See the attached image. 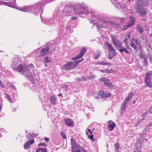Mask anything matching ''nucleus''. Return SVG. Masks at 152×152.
<instances>
[{"mask_svg":"<svg viewBox=\"0 0 152 152\" xmlns=\"http://www.w3.org/2000/svg\"><path fill=\"white\" fill-rule=\"evenodd\" d=\"M116 21L118 23H114L112 21H109L106 22L105 20H99L97 23L98 28L100 29L101 28L104 27L105 23H107L108 24H110L113 27H115L117 29H120L121 26L118 23H121L122 24L121 29L123 30H125L129 27H130L134 24L135 21V19L130 16L129 20L123 18H117Z\"/></svg>","mask_w":152,"mask_h":152,"instance_id":"nucleus-1","label":"nucleus"},{"mask_svg":"<svg viewBox=\"0 0 152 152\" xmlns=\"http://www.w3.org/2000/svg\"><path fill=\"white\" fill-rule=\"evenodd\" d=\"M148 3V0H136L135 7L136 12L141 16L146 14V11L144 7Z\"/></svg>","mask_w":152,"mask_h":152,"instance_id":"nucleus-2","label":"nucleus"},{"mask_svg":"<svg viewBox=\"0 0 152 152\" xmlns=\"http://www.w3.org/2000/svg\"><path fill=\"white\" fill-rule=\"evenodd\" d=\"M34 69V67L32 64L28 65L24 68L23 71V74L26 77L29 78H31V72H33Z\"/></svg>","mask_w":152,"mask_h":152,"instance_id":"nucleus-3","label":"nucleus"},{"mask_svg":"<svg viewBox=\"0 0 152 152\" xmlns=\"http://www.w3.org/2000/svg\"><path fill=\"white\" fill-rule=\"evenodd\" d=\"M72 152H80L83 148L78 144L74 140L71 139Z\"/></svg>","mask_w":152,"mask_h":152,"instance_id":"nucleus-4","label":"nucleus"},{"mask_svg":"<svg viewBox=\"0 0 152 152\" xmlns=\"http://www.w3.org/2000/svg\"><path fill=\"white\" fill-rule=\"evenodd\" d=\"M105 45L108 49L109 53H108V57L110 59H112L113 57L115 56L116 54V52L114 48L110 43L107 42Z\"/></svg>","mask_w":152,"mask_h":152,"instance_id":"nucleus-5","label":"nucleus"},{"mask_svg":"<svg viewBox=\"0 0 152 152\" xmlns=\"http://www.w3.org/2000/svg\"><path fill=\"white\" fill-rule=\"evenodd\" d=\"M129 45L135 50L138 51V50H140L141 51L142 50L140 43L137 39H133V40Z\"/></svg>","mask_w":152,"mask_h":152,"instance_id":"nucleus-6","label":"nucleus"},{"mask_svg":"<svg viewBox=\"0 0 152 152\" xmlns=\"http://www.w3.org/2000/svg\"><path fill=\"white\" fill-rule=\"evenodd\" d=\"M77 66L74 62L70 61L68 62L63 67V68L64 70H70L73 69L76 67Z\"/></svg>","mask_w":152,"mask_h":152,"instance_id":"nucleus-7","label":"nucleus"},{"mask_svg":"<svg viewBox=\"0 0 152 152\" xmlns=\"http://www.w3.org/2000/svg\"><path fill=\"white\" fill-rule=\"evenodd\" d=\"M53 51L50 50V48L48 47H46L45 48H43L41 50V55L42 56H43L45 55L48 54L50 52L51 53Z\"/></svg>","mask_w":152,"mask_h":152,"instance_id":"nucleus-8","label":"nucleus"},{"mask_svg":"<svg viewBox=\"0 0 152 152\" xmlns=\"http://www.w3.org/2000/svg\"><path fill=\"white\" fill-rule=\"evenodd\" d=\"M98 95H99L100 97L104 98L105 97H109L111 95V94L107 91H100L98 93Z\"/></svg>","mask_w":152,"mask_h":152,"instance_id":"nucleus-9","label":"nucleus"},{"mask_svg":"<svg viewBox=\"0 0 152 152\" xmlns=\"http://www.w3.org/2000/svg\"><path fill=\"white\" fill-rule=\"evenodd\" d=\"M86 51V49L85 48H83L81 49V50L79 54L77 56L75 57L74 58H72L73 60H77L79 58H81L82 57L84 54V53H85Z\"/></svg>","mask_w":152,"mask_h":152,"instance_id":"nucleus-10","label":"nucleus"},{"mask_svg":"<svg viewBox=\"0 0 152 152\" xmlns=\"http://www.w3.org/2000/svg\"><path fill=\"white\" fill-rule=\"evenodd\" d=\"M13 69L16 72H21L22 71L23 72L24 70L23 66L22 64H20L18 68H13ZM22 74H23V73Z\"/></svg>","mask_w":152,"mask_h":152,"instance_id":"nucleus-11","label":"nucleus"},{"mask_svg":"<svg viewBox=\"0 0 152 152\" xmlns=\"http://www.w3.org/2000/svg\"><path fill=\"white\" fill-rule=\"evenodd\" d=\"M32 8L31 7L26 6L23 8H20V10L26 12H31Z\"/></svg>","mask_w":152,"mask_h":152,"instance_id":"nucleus-12","label":"nucleus"},{"mask_svg":"<svg viewBox=\"0 0 152 152\" xmlns=\"http://www.w3.org/2000/svg\"><path fill=\"white\" fill-rule=\"evenodd\" d=\"M108 124H109L108 125V127L110 131L112 130L116 126L115 124L111 121H108Z\"/></svg>","mask_w":152,"mask_h":152,"instance_id":"nucleus-13","label":"nucleus"},{"mask_svg":"<svg viewBox=\"0 0 152 152\" xmlns=\"http://www.w3.org/2000/svg\"><path fill=\"white\" fill-rule=\"evenodd\" d=\"M34 142V140H28V142H26L24 144V148L26 149H28L29 148L30 145L33 143Z\"/></svg>","mask_w":152,"mask_h":152,"instance_id":"nucleus-14","label":"nucleus"},{"mask_svg":"<svg viewBox=\"0 0 152 152\" xmlns=\"http://www.w3.org/2000/svg\"><path fill=\"white\" fill-rule=\"evenodd\" d=\"M145 79H152V71L148 72L146 73Z\"/></svg>","mask_w":152,"mask_h":152,"instance_id":"nucleus-15","label":"nucleus"},{"mask_svg":"<svg viewBox=\"0 0 152 152\" xmlns=\"http://www.w3.org/2000/svg\"><path fill=\"white\" fill-rule=\"evenodd\" d=\"M137 31L141 34L143 33L144 32L142 24H139L137 25Z\"/></svg>","mask_w":152,"mask_h":152,"instance_id":"nucleus-16","label":"nucleus"},{"mask_svg":"<svg viewBox=\"0 0 152 152\" xmlns=\"http://www.w3.org/2000/svg\"><path fill=\"white\" fill-rule=\"evenodd\" d=\"M113 44L114 46L118 50H119L120 48L121 47V46L122 45V44L120 40L118 41L117 42H115Z\"/></svg>","mask_w":152,"mask_h":152,"instance_id":"nucleus-17","label":"nucleus"},{"mask_svg":"<svg viewBox=\"0 0 152 152\" xmlns=\"http://www.w3.org/2000/svg\"><path fill=\"white\" fill-rule=\"evenodd\" d=\"M133 96V94L132 93H129L128 96L125 98L124 101V102L128 104V102Z\"/></svg>","mask_w":152,"mask_h":152,"instance_id":"nucleus-18","label":"nucleus"},{"mask_svg":"<svg viewBox=\"0 0 152 152\" xmlns=\"http://www.w3.org/2000/svg\"><path fill=\"white\" fill-rule=\"evenodd\" d=\"M104 83L107 86L111 88H114V86L110 83V81L107 79L105 81Z\"/></svg>","mask_w":152,"mask_h":152,"instance_id":"nucleus-19","label":"nucleus"},{"mask_svg":"<svg viewBox=\"0 0 152 152\" xmlns=\"http://www.w3.org/2000/svg\"><path fill=\"white\" fill-rule=\"evenodd\" d=\"M152 79H145V83L146 84V86L150 87H152Z\"/></svg>","mask_w":152,"mask_h":152,"instance_id":"nucleus-20","label":"nucleus"},{"mask_svg":"<svg viewBox=\"0 0 152 152\" xmlns=\"http://www.w3.org/2000/svg\"><path fill=\"white\" fill-rule=\"evenodd\" d=\"M64 123L67 125L70 126L72 125V120L70 119H66L65 120Z\"/></svg>","mask_w":152,"mask_h":152,"instance_id":"nucleus-21","label":"nucleus"},{"mask_svg":"<svg viewBox=\"0 0 152 152\" xmlns=\"http://www.w3.org/2000/svg\"><path fill=\"white\" fill-rule=\"evenodd\" d=\"M50 102L53 104H56V102L57 101L56 97L55 96H52L50 97Z\"/></svg>","mask_w":152,"mask_h":152,"instance_id":"nucleus-22","label":"nucleus"},{"mask_svg":"<svg viewBox=\"0 0 152 152\" xmlns=\"http://www.w3.org/2000/svg\"><path fill=\"white\" fill-rule=\"evenodd\" d=\"M127 103H126L124 102L121 107V111L122 113H124L125 110L126 106L127 105Z\"/></svg>","mask_w":152,"mask_h":152,"instance_id":"nucleus-23","label":"nucleus"},{"mask_svg":"<svg viewBox=\"0 0 152 152\" xmlns=\"http://www.w3.org/2000/svg\"><path fill=\"white\" fill-rule=\"evenodd\" d=\"M69 83L66 82L64 84L63 86V88L64 89V90L65 91H67L69 88Z\"/></svg>","mask_w":152,"mask_h":152,"instance_id":"nucleus-24","label":"nucleus"},{"mask_svg":"<svg viewBox=\"0 0 152 152\" xmlns=\"http://www.w3.org/2000/svg\"><path fill=\"white\" fill-rule=\"evenodd\" d=\"M110 37H111L112 41L113 42V44L115 42V40L118 39V37L116 35H114L113 34H111L110 35Z\"/></svg>","mask_w":152,"mask_h":152,"instance_id":"nucleus-25","label":"nucleus"},{"mask_svg":"<svg viewBox=\"0 0 152 152\" xmlns=\"http://www.w3.org/2000/svg\"><path fill=\"white\" fill-rule=\"evenodd\" d=\"M82 13L83 14H85V15L87 16L88 17L91 18L92 16V14L91 12L90 11L88 12L87 10L86 11H85V12H83Z\"/></svg>","mask_w":152,"mask_h":152,"instance_id":"nucleus-26","label":"nucleus"},{"mask_svg":"<svg viewBox=\"0 0 152 152\" xmlns=\"http://www.w3.org/2000/svg\"><path fill=\"white\" fill-rule=\"evenodd\" d=\"M51 61L50 58L48 57H45L44 60V63L45 66H47L48 63L50 62Z\"/></svg>","mask_w":152,"mask_h":152,"instance_id":"nucleus-27","label":"nucleus"},{"mask_svg":"<svg viewBox=\"0 0 152 152\" xmlns=\"http://www.w3.org/2000/svg\"><path fill=\"white\" fill-rule=\"evenodd\" d=\"M36 151V152H46L47 149L46 148H39L37 149Z\"/></svg>","mask_w":152,"mask_h":152,"instance_id":"nucleus-28","label":"nucleus"},{"mask_svg":"<svg viewBox=\"0 0 152 152\" xmlns=\"http://www.w3.org/2000/svg\"><path fill=\"white\" fill-rule=\"evenodd\" d=\"M5 97L6 98L9 102H12V101L11 98L10 97V96L7 94H5Z\"/></svg>","mask_w":152,"mask_h":152,"instance_id":"nucleus-29","label":"nucleus"},{"mask_svg":"<svg viewBox=\"0 0 152 152\" xmlns=\"http://www.w3.org/2000/svg\"><path fill=\"white\" fill-rule=\"evenodd\" d=\"M119 49H120L119 50L120 51L121 53H122V52L124 51L126 49H127L126 48L123 47L122 45L121 46V47Z\"/></svg>","mask_w":152,"mask_h":152,"instance_id":"nucleus-30","label":"nucleus"},{"mask_svg":"<svg viewBox=\"0 0 152 152\" xmlns=\"http://www.w3.org/2000/svg\"><path fill=\"white\" fill-rule=\"evenodd\" d=\"M58 19V17L57 16L54 18L51 19L50 21V22H51V23H53L55 22L56 21V22Z\"/></svg>","mask_w":152,"mask_h":152,"instance_id":"nucleus-31","label":"nucleus"},{"mask_svg":"<svg viewBox=\"0 0 152 152\" xmlns=\"http://www.w3.org/2000/svg\"><path fill=\"white\" fill-rule=\"evenodd\" d=\"M149 109L151 110L149 111L147 113H145L142 115V117L145 116L148 113H152V108H151V107H150Z\"/></svg>","mask_w":152,"mask_h":152,"instance_id":"nucleus-32","label":"nucleus"},{"mask_svg":"<svg viewBox=\"0 0 152 152\" xmlns=\"http://www.w3.org/2000/svg\"><path fill=\"white\" fill-rule=\"evenodd\" d=\"M129 39L128 38H126V37L124 39V42L126 43V45H127V48L129 46L128 45V43L129 42Z\"/></svg>","mask_w":152,"mask_h":152,"instance_id":"nucleus-33","label":"nucleus"},{"mask_svg":"<svg viewBox=\"0 0 152 152\" xmlns=\"http://www.w3.org/2000/svg\"><path fill=\"white\" fill-rule=\"evenodd\" d=\"M144 62L146 66L148 65V64L147 62V58H144Z\"/></svg>","mask_w":152,"mask_h":152,"instance_id":"nucleus-34","label":"nucleus"},{"mask_svg":"<svg viewBox=\"0 0 152 152\" xmlns=\"http://www.w3.org/2000/svg\"><path fill=\"white\" fill-rule=\"evenodd\" d=\"M100 55V53L99 52L97 53L95 55V58L96 59L98 58Z\"/></svg>","mask_w":152,"mask_h":152,"instance_id":"nucleus-35","label":"nucleus"},{"mask_svg":"<svg viewBox=\"0 0 152 152\" xmlns=\"http://www.w3.org/2000/svg\"><path fill=\"white\" fill-rule=\"evenodd\" d=\"M139 56L140 57V58H145V56H144V55L143 54V53H139Z\"/></svg>","mask_w":152,"mask_h":152,"instance_id":"nucleus-36","label":"nucleus"},{"mask_svg":"<svg viewBox=\"0 0 152 152\" xmlns=\"http://www.w3.org/2000/svg\"><path fill=\"white\" fill-rule=\"evenodd\" d=\"M131 34V32H128L127 34L126 37V38H128L129 39H130V35Z\"/></svg>","mask_w":152,"mask_h":152,"instance_id":"nucleus-37","label":"nucleus"},{"mask_svg":"<svg viewBox=\"0 0 152 152\" xmlns=\"http://www.w3.org/2000/svg\"><path fill=\"white\" fill-rule=\"evenodd\" d=\"M110 64V63H108L107 62H102L101 63V64L102 65H108Z\"/></svg>","mask_w":152,"mask_h":152,"instance_id":"nucleus-38","label":"nucleus"},{"mask_svg":"<svg viewBox=\"0 0 152 152\" xmlns=\"http://www.w3.org/2000/svg\"><path fill=\"white\" fill-rule=\"evenodd\" d=\"M61 135L63 137L64 139H66V137L65 135V134L63 132H61Z\"/></svg>","mask_w":152,"mask_h":152,"instance_id":"nucleus-39","label":"nucleus"},{"mask_svg":"<svg viewBox=\"0 0 152 152\" xmlns=\"http://www.w3.org/2000/svg\"><path fill=\"white\" fill-rule=\"evenodd\" d=\"M81 61V60H78L77 61H74L75 64L76 65V66H77V64L79 63Z\"/></svg>","mask_w":152,"mask_h":152,"instance_id":"nucleus-40","label":"nucleus"},{"mask_svg":"<svg viewBox=\"0 0 152 152\" xmlns=\"http://www.w3.org/2000/svg\"><path fill=\"white\" fill-rule=\"evenodd\" d=\"M94 77V75H92L91 76H90L89 77H88L87 78L86 77V79L87 80L91 79H93Z\"/></svg>","mask_w":152,"mask_h":152,"instance_id":"nucleus-41","label":"nucleus"},{"mask_svg":"<svg viewBox=\"0 0 152 152\" xmlns=\"http://www.w3.org/2000/svg\"><path fill=\"white\" fill-rule=\"evenodd\" d=\"M92 133V132L90 129H88V131L86 132V133L87 134H91Z\"/></svg>","mask_w":152,"mask_h":152,"instance_id":"nucleus-42","label":"nucleus"},{"mask_svg":"<svg viewBox=\"0 0 152 152\" xmlns=\"http://www.w3.org/2000/svg\"><path fill=\"white\" fill-rule=\"evenodd\" d=\"M106 80H105V78L104 77H101L100 79V80L102 81H104L105 82V81Z\"/></svg>","mask_w":152,"mask_h":152,"instance_id":"nucleus-43","label":"nucleus"},{"mask_svg":"<svg viewBox=\"0 0 152 152\" xmlns=\"http://www.w3.org/2000/svg\"><path fill=\"white\" fill-rule=\"evenodd\" d=\"M107 71L108 70H107V69H104V70H100V71L102 72H107Z\"/></svg>","mask_w":152,"mask_h":152,"instance_id":"nucleus-44","label":"nucleus"},{"mask_svg":"<svg viewBox=\"0 0 152 152\" xmlns=\"http://www.w3.org/2000/svg\"><path fill=\"white\" fill-rule=\"evenodd\" d=\"M93 135H90L88 136V137L90 139H93Z\"/></svg>","mask_w":152,"mask_h":152,"instance_id":"nucleus-45","label":"nucleus"},{"mask_svg":"<svg viewBox=\"0 0 152 152\" xmlns=\"http://www.w3.org/2000/svg\"><path fill=\"white\" fill-rule=\"evenodd\" d=\"M134 152H141V151L138 149L136 148L134 151Z\"/></svg>","mask_w":152,"mask_h":152,"instance_id":"nucleus-46","label":"nucleus"},{"mask_svg":"<svg viewBox=\"0 0 152 152\" xmlns=\"http://www.w3.org/2000/svg\"><path fill=\"white\" fill-rule=\"evenodd\" d=\"M119 149V147H116V148H115V150L116 151V152H118Z\"/></svg>","mask_w":152,"mask_h":152,"instance_id":"nucleus-47","label":"nucleus"},{"mask_svg":"<svg viewBox=\"0 0 152 152\" xmlns=\"http://www.w3.org/2000/svg\"><path fill=\"white\" fill-rule=\"evenodd\" d=\"M38 145L39 146H42V145H45V144L44 143H40Z\"/></svg>","mask_w":152,"mask_h":152,"instance_id":"nucleus-48","label":"nucleus"},{"mask_svg":"<svg viewBox=\"0 0 152 152\" xmlns=\"http://www.w3.org/2000/svg\"><path fill=\"white\" fill-rule=\"evenodd\" d=\"M115 148L119 147V144L118 143H116L115 145Z\"/></svg>","mask_w":152,"mask_h":152,"instance_id":"nucleus-49","label":"nucleus"},{"mask_svg":"<svg viewBox=\"0 0 152 152\" xmlns=\"http://www.w3.org/2000/svg\"><path fill=\"white\" fill-rule=\"evenodd\" d=\"M80 152H87V151L86 150L83 148Z\"/></svg>","mask_w":152,"mask_h":152,"instance_id":"nucleus-50","label":"nucleus"},{"mask_svg":"<svg viewBox=\"0 0 152 152\" xmlns=\"http://www.w3.org/2000/svg\"><path fill=\"white\" fill-rule=\"evenodd\" d=\"M11 87L13 89H15V87L13 85H12L11 86Z\"/></svg>","mask_w":152,"mask_h":152,"instance_id":"nucleus-51","label":"nucleus"},{"mask_svg":"<svg viewBox=\"0 0 152 152\" xmlns=\"http://www.w3.org/2000/svg\"><path fill=\"white\" fill-rule=\"evenodd\" d=\"M72 18L73 20H75L77 19V17H72Z\"/></svg>","mask_w":152,"mask_h":152,"instance_id":"nucleus-52","label":"nucleus"},{"mask_svg":"<svg viewBox=\"0 0 152 152\" xmlns=\"http://www.w3.org/2000/svg\"><path fill=\"white\" fill-rule=\"evenodd\" d=\"M99 97H100L99 96H95V98L96 99H98L99 98Z\"/></svg>","mask_w":152,"mask_h":152,"instance_id":"nucleus-53","label":"nucleus"},{"mask_svg":"<svg viewBox=\"0 0 152 152\" xmlns=\"http://www.w3.org/2000/svg\"><path fill=\"white\" fill-rule=\"evenodd\" d=\"M127 49H126V50L124 51L125 53H127L129 54V52L126 50Z\"/></svg>","mask_w":152,"mask_h":152,"instance_id":"nucleus-54","label":"nucleus"},{"mask_svg":"<svg viewBox=\"0 0 152 152\" xmlns=\"http://www.w3.org/2000/svg\"><path fill=\"white\" fill-rule=\"evenodd\" d=\"M45 140L46 141H48V138H45Z\"/></svg>","mask_w":152,"mask_h":152,"instance_id":"nucleus-55","label":"nucleus"},{"mask_svg":"<svg viewBox=\"0 0 152 152\" xmlns=\"http://www.w3.org/2000/svg\"><path fill=\"white\" fill-rule=\"evenodd\" d=\"M70 28V27L69 26H67L66 27V29H68V30H69V29Z\"/></svg>","mask_w":152,"mask_h":152,"instance_id":"nucleus-56","label":"nucleus"},{"mask_svg":"<svg viewBox=\"0 0 152 152\" xmlns=\"http://www.w3.org/2000/svg\"><path fill=\"white\" fill-rule=\"evenodd\" d=\"M111 1H112V3H113V4H115V1H113V0H111Z\"/></svg>","mask_w":152,"mask_h":152,"instance_id":"nucleus-57","label":"nucleus"},{"mask_svg":"<svg viewBox=\"0 0 152 152\" xmlns=\"http://www.w3.org/2000/svg\"><path fill=\"white\" fill-rule=\"evenodd\" d=\"M119 40H118V39H116V40H115V42H117Z\"/></svg>","mask_w":152,"mask_h":152,"instance_id":"nucleus-58","label":"nucleus"},{"mask_svg":"<svg viewBox=\"0 0 152 152\" xmlns=\"http://www.w3.org/2000/svg\"><path fill=\"white\" fill-rule=\"evenodd\" d=\"M1 85H2V83H1V81L0 80V85L1 86Z\"/></svg>","mask_w":152,"mask_h":152,"instance_id":"nucleus-59","label":"nucleus"},{"mask_svg":"<svg viewBox=\"0 0 152 152\" xmlns=\"http://www.w3.org/2000/svg\"><path fill=\"white\" fill-rule=\"evenodd\" d=\"M62 95V94L61 93H60L58 95L59 96H61Z\"/></svg>","mask_w":152,"mask_h":152,"instance_id":"nucleus-60","label":"nucleus"},{"mask_svg":"<svg viewBox=\"0 0 152 152\" xmlns=\"http://www.w3.org/2000/svg\"><path fill=\"white\" fill-rule=\"evenodd\" d=\"M101 62H99L98 63H97V64H101Z\"/></svg>","mask_w":152,"mask_h":152,"instance_id":"nucleus-61","label":"nucleus"},{"mask_svg":"<svg viewBox=\"0 0 152 152\" xmlns=\"http://www.w3.org/2000/svg\"><path fill=\"white\" fill-rule=\"evenodd\" d=\"M1 105L0 104V111H1Z\"/></svg>","mask_w":152,"mask_h":152,"instance_id":"nucleus-62","label":"nucleus"},{"mask_svg":"<svg viewBox=\"0 0 152 152\" xmlns=\"http://www.w3.org/2000/svg\"><path fill=\"white\" fill-rule=\"evenodd\" d=\"M135 100H134L133 101V102L132 103H133V104H134L135 103Z\"/></svg>","mask_w":152,"mask_h":152,"instance_id":"nucleus-63","label":"nucleus"},{"mask_svg":"<svg viewBox=\"0 0 152 152\" xmlns=\"http://www.w3.org/2000/svg\"><path fill=\"white\" fill-rule=\"evenodd\" d=\"M150 37L152 36V34H150Z\"/></svg>","mask_w":152,"mask_h":152,"instance_id":"nucleus-64","label":"nucleus"}]
</instances>
